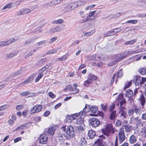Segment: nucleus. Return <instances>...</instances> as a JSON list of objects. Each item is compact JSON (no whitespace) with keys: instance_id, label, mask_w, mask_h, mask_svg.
Wrapping results in <instances>:
<instances>
[{"instance_id":"de8ad7c7","label":"nucleus","mask_w":146,"mask_h":146,"mask_svg":"<svg viewBox=\"0 0 146 146\" xmlns=\"http://www.w3.org/2000/svg\"><path fill=\"white\" fill-rule=\"evenodd\" d=\"M119 101L120 104V107H124V106H122L126 103V101L125 99H122Z\"/></svg>"},{"instance_id":"f03ea898","label":"nucleus","mask_w":146,"mask_h":146,"mask_svg":"<svg viewBox=\"0 0 146 146\" xmlns=\"http://www.w3.org/2000/svg\"><path fill=\"white\" fill-rule=\"evenodd\" d=\"M102 132L107 137L109 136L111 133H114L115 131L112 124H109L106 126L105 128L102 130Z\"/></svg>"},{"instance_id":"680f3d73","label":"nucleus","mask_w":146,"mask_h":146,"mask_svg":"<svg viewBox=\"0 0 146 146\" xmlns=\"http://www.w3.org/2000/svg\"><path fill=\"white\" fill-rule=\"evenodd\" d=\"M131 84V82H128L126 85L124 87V88L125 89L128 88L130 87Z\"/></svg>"},{"instance_id":"864d4df0","label":"nucleus","mask_w":146,"mask_h":146,"mask_svg":"<svg viewBox=\"0 0 146 146\" xmlns=\"http://www.w3.org/2000/svg\"><path fill=\"white\" fill-rule=\"evenodd\" d=\"M23 14H27L31 12V11L30 9H23Z\"/></svg>"},{"instance_id":"4d7b16f0","label":"nucleus","mask_w":146,"mask_h":146,"mask_svg":"<svg viewBox=\"0 0 146 146\" xmlns=\"http://www.w3.org/2000/svg\"><path fill=\"white\" fill-rule=\"evenodd\" d=\"M64 21L62 19H60L56 21L55 23L56 24H61L63 23Z\"/></svg>"},{"instance_id":"b1692460","label":"nucleus","mask_w":146,"mask_h":146,"mask_svg":"<svg viewBox=\"0 0 146 146\" xmlns=\"http://www.w3.org/2000/svg\"><path fill=\"white\" fill-rule=\"evenodd\" d=\"M95 31V29H93L90 32L86 33L83 35L84 36L88 37L92 35Z\"/></svg>"},{"instance_id":"3c124183","label":"nucleus","mask_w":146,"mask_h":146,"mask_svg":"<svg viewBox=\"0 0 146 146\" xmlns=\"http://www.w3.org/2000/svg\"><path fill=\"white\" fill-rule=\"evenodd\" d=\"M127 52L128 55L137 53V52L136 50H131Z\"/></svg>"},{"instance_id":"ea45409f","label":"nucleus","mask_w":146,"mask_h":146,"mask_svg":"<svg viewBox=\"0 0 146 146\" xmlns=\"http://www.w3.org/2000/svg\"><path fill=\"white\" fill-rule=\"evenodd\" d=\"M123 94H120L119 95L117 99V101H119L122 99H123Z\"/></svg>"},{"instance_id":"603ef678","label":"nucleus","mask_w":146,"mask_h":146,"mask_svg":"<svg viewBox=\"0 0 146 146\" xmlns=\"http://www.w3.org/2000/svg\"><path fill=\"white\" fill-rule=\"evenodd\" d=\"M73 120V119L71 115H70L68 116L67 117V121L68 122H71Z\"/></svg>"},{"instance_id":"49530a36","label":"nucleus","mask_w":146,"mask_h":146,"mask_svg":"<svg viewBox=\"0 0 146 146\" xmlns=\"http://www.w3.org/2000/svg\"><path fill=\"white\" fill-rule=\"evenodd\" d=\"M113 30V32L114 35L115 34H116L117 33H118L119 32H120L121 31V29H119L118 28L114 29Z\"/></svg>"},{"instance_id":"79ce46f5","label":"nucleus","mask_w":146,"mask_h":146,"mask_svg":"<svg viewBox=\"0 0 146 146\" xmlns=\"http://www.w3.org/2000/svg\"><path fill=\"white\" fill-rule=\"evenodd\" d=\"M17 54H15L14 53H12L11 54H7L6 55V56L5 57L6 58H11L12 57L16 55Z\"/></svg>"},{"instance_id":"5701e85b","label":"nucleus","mask_w":146,"mask_h":146,"mask_svg":"<svg viewBox=\"0 0 146 146\" xmlns=\"http://www.w3.org/2000/svg\"><path fill=\"white\" fill-rule=\"evenodd\" d=\"M83 117H78L76 121V123L78 125L82 124L84 122Z\"/></svg>"},{"instance_id":"e433bc0d","label":"nucleus","mask_w":146,"mask_h":146,"mask_svg":"<svg viewBox=\"0 0 146 146\" xmlns=\"http://www.w3.org/2000/svg\"><path fill=\"white\" fill-rule=\"evenodd\" d=\"M92 82V80L89 78L86 81L84 82V85L85 86H87L89 84H90Z\"/></svg>"},{"instance_id":"2eb2a0df","label":"nucleus","mask_w":146,"mask_h":146,"mask_svg":"<svg viewBox=\"0 0 146 146\" xmlns=\"http://www.w3.org/2000/svg\"><path fill=\"white\" fill-rule=\"evenodd\" d=\"M64 131H62V130L60 129V131L57 135V137L58 139L59 140H64V138L66 134L65 133H63Z\"/></svg>"},{"instance_id":"c9c22d12","label":"nucleus","mask_w":146,"mask_h":146,"mask_svg":"<svg viewBox=\"0 0 146 146\" xmlns=\"http://www.w3.org/2000/svg\"><path fill=\"white\" fill-rule=\"evenodd\" d=\"M141 104L143 107L145 103V97L143 96H141Z\"/></svg>"},{"instance_id":"4be33fe9","label":"nucleus","mask_w":146,"mask_h":146,"mask_svg":"<svg viewBox=\"0 0 146 146\" xmlns=\"http://www.w3.org/2000/svg\"><path fill=\"white\" fill-rule=\"evenodd\" d=\"M137 139L136 137L134 135H132L130 137L129 141L130 143L133 144L136 142Z\"/></svg>"},{"instance_id":"aec40b11","label":"nucleus","mask_w":146,"mask_h":146,"mask_svg":"<svg viewBox=\"0 0 146 146\" xmlns=\"http://www.w3.org/2000/svg\"><path fill=\"white\" fill-rule=\"evenodd\" d=\"M110 119L111 120H114L116 117V111L113 110L111 112L110 117Z\"/></svg>"},{"instance_id":"f8f14e48","label":"nucleus","mask_w":146,"mask_h":146,"mask_svg":"<svg viewBox=\"0 0 146 146\" xmlns=\"http://www.w3.org/2000/svg\"><path fill=\"white\" fill-rule=\"evenodd\" d=\"M134 117H139L141 113V108L140 107H135L134 108Z\"/></svg>"},{"instance_id":"0e129e2a","label":"nucleus","mask_w":146,"mask_h":146,"mask_svg":"<svg viewBox=\"0 0 146 146\" xmlns=\"http://www.w3.org/2000/svg\"><path fill=\"white\" fill-rule=\"evenodd\" d=\"M96 11H93L90 13L88 15L90 17L93 16L96 13Z\"/></svg>"},{"instance_id":"c03bdc74","label":"nucleus","mask_w":146,"mask_h":146,"mask_svg":"<svg viewBox=\"0 0 146 146\" xmlns=\"http://www.w3.org/2000/svg\"><path fill=\"white\" fill-rule=\"evenodd\" d=\"M47 42L46 41V40H42L40 42H38L37 44V45L38 46H40L41 45L45 44H46V43Z\"/></svg>"},{"instance_id":"4c0bfd02","label":"nucleus","mask_w":146,"mask_h":146,"mask_svg":"<svg viewBox=\"0 0 146 146\" xmlns=\"http://www.w3.org/2000/svg\"><path fill=\"white\" fill-rule=\"evenodd\" d=\"M123 75L121 69L120 70L117 74V78H121Z\"/></svg>"},{"instance_id":"37998d69","label":"nucleus","mask_w":146,"mask_h":146,"mask_svg":"<svg viewBox=\"0 0 146 146\" xmlns=\"http://www.w3.org/2000/svg\"><path fill=\"white\" fill-rule=\"evenodd\" d=\"M9 105H5L2 106L0 107V111L4 110L9 107Z\"/></svg>"},{"instance_id":"7ed1b4c3","label":"nucleus","mask_w":146,"mask_h":146,"mask_svg":"<svg viewBox=\"0 0 146 146\" xmlns=\"http://www.w3.org/2000/svg\"><path fill=\"white\" fill-rule=\"evenodd\" d=\"M89 122L90 125L94 127H98L100 125V122L98 119L95 117L90 119Z\"/></svg>"},{"instance_id":"6e6552de","label":"nucleus","mask_w":146,"mask_h":146,"mask_svg":"<svg viewBox=\"0 0 146 146\" xmlns=\"http://www.w3.org/2000/svg\"><path fill=\"white\" fill-rule=\"evenodd\" d=\"M119 113L120 117H122L124 118H126L127 116L126 108L125 107H119Z\"/></svg>"},{"instance_id":"6e6d98bb","label":"nucleus","mask_w":146,"mask_h":146,"mask_svg":"<svg viewBox=\"0 0 146 146\" xmlns=\"http://www.w3.org/2000/svg\"><path fill=\"white\" fill-rule=\"evenodd\" d=\"M66 89L67 90H70V92L73 91V88L72 86L70 85H69L67 86L66 88Z\"/></svg>"},{"instance_id":"2f4dec72","label":"nucleus","mask_w":146,"mask_h":146,"mask_svg":"<svg viewBox=\"0 0 146 146\" xmlns=\"http://www.w3.org/2000/svg\"><path fill=\"white\" fill-rule=\"evenodd\" d=\"M90 106L89 105H86L84 108L83 109L84 111L86 113L89 111L90 110Z\"/></svg>"},{"instance_id":"39448f33","label":"nucleus","mask_w":146,"mask_h":146,"mask_svg":"<svg viewBox=\"0 0 146 146\" xmlns=\"http://www.w3.org/2000/svg\"><path fill=\"white\" fill-rule=\"evenodd\" d=\"M118 138L119 141V143L121 144L125 140V135L123 129L122 128L120 129L118 133Z\"/></svg>"},{"instance_id":"bf43d9fd","label":"nucleus","mask_w":146,"mask_h":146,"mask_svg":"<svg viewBox=\"0 0 146 146\" xmlns=\"http://www.w3.org/2000/svg\"><path fill=\"white\" fill-rule=\"evenodd\" d=\"M38 39V38L35 37H33L31 38L30 39V41L31 43L35 42V40Z\"/></svg>"},{"instance_id":"f3484780","label":"nucleus","mask_w":146,"mask_h":146,"mask_svg":"<svg viewBox=\"0 0 146 146\" xmlns=\"http://www.w3.org/2000/svg\"><path fill=\"white\" fill-rule=\"evenodd\" d=\"M15 7V3H9L4 6L2 8V10H5L8 8L10 9Z\"/></svg>"},{"instance_id":"20e7f679","label":"nucleus","mask_w":146,"mask_h":146,"mask_svg":"<svg viewBox=\"0 0 146 146\" xmlns=\"http://www.w3.org/2000/svg\"><path fill=\"white\" fill-rule=\"evenodd\" d=\"M135 84L136 85H141L145 82L146 78H141L139 76H137L135 78Z\"/></svg>"},{"instance_id":"a18cd8bd","label":"nucleus","mask_w":146,"mask_h":146,"mask_svg":"<svg viewBox=\"0 0 146 146\" xmlns=\"http://www.w3.org/2000/svg\"><path fill=\"white\" fill-rule=\"evenodd\" d=\"M101 107L104 111L106 110L108 108V106L106 105H104L103 104L101 105Z\"/></svg>"},{"instance_id":"6ab92c4d","label":"nucleus","mask_w":146,"mask_h":146,"mask_svg":"<svg viewBox=\"0 0 146 146\" xmlns=\"http://www.w3.org/2000/svg\"><path fill=\"white\" fill-rule=\"evenodd\" d=\"M88 135L90 139H92L96 136V133L93 130H90L88 131Z\"/></svg>"},{"instance_id":"c85d7f7f","label":"nucleus","mask_w":146,"mask_h":146,"mask_svg":"<svg viewBox=\"0 0 146 146\" xmlns=\"http://www.w3.org/2000/svg\"><path fill=\"white\" fill-rule=\"evenodd\" d=\"M113 30H111V31L106 33L104 34V37H107L109 36H112L114 35Z\"/></svg>"},{"instance_id":"338daca9","label":"nucleus","mask_w":146,"mask_h":146,"mask_svg":"<svg viewBox=\"0 0 146 146\" xmlns=\"http://www.w3.org/2000/svg\"><path fill=\"white\" fill-rule=\"evenodd\" d=\"M14 123V121L12 119H10L8 121V123L11 126L13 125V123Z\"/></svg>"},{"instance_id":"ddd939ff","label":"nucleus","mask_w":146,"mask_h":146,"mask_svg":"<svg viewBox=\"0 0 146 146\" xmlns=\"http://www.w3.org/2000/svg\"><path fill=\"white\" fill-rule=\"evenodd\" d=\"M17 40L16 37L11 39L10 40H8L6 41H3V46H7L13 43Z\"/></svg>"},{"instance_id":"5fc2aeb1","label":"nucleus","mask_w":146,"mask_h":146,"mask_svg":"<svg viewBox=\"0 0 146 146\" xmlns=\"http://www.w3.org/2000/svg\"><path fill=\"white\" fill-rule=\"evenodd\" d=\"M23 108V106L22 105H19L17 106L16 109L17 110H20Z\"/></svg>"},{"instance_id":"72a5a7b5","label":"nucleus","mask_w":146,"mask_h":146,"mask_svg":"<svg viewBox=\"0 0 146 146\" xmlns=\"http://www.w3.org/2000/svg\"><path fill=\"white\" fill-rule=\"evenodd\" d=\"M58 51V49H53L52 50H50L47 53V54H52L55 53H56Z\"/></svg>"},{"instance_id":"412c9836","label":"nucleus","mask_w":146,"mask_h":146,"mask_svg":"<svg viewBox=\"0 0 146 146\" xmlns=\"http://www.w3.org/2000/svg\"><path fill=\"white\" fill-rule=\"evenodd\" d=\"M72 6L73 5H70V4L67 5L64 7V11L65 12H67L71 11L72 10Z\"/></svg>"},{"instance_id":"9b49d317","label":"nucleus","mask_w":146,"mask_h":146,"mask_svg":"<svg viewBox=\"0 0 146 146\" xmlns=\"http://www.w3.org/2000/svg\"><path fill=\"white\" fill-rule=\"evenodd\" d=\"M48 136L46 134H42L39 139V143L42 144H45L47 141Z\"/></svg>"},{"instance_id":"9d476101","label":"nucleus","mask_w":146,"mask_h":146,"mask_svg":"<svg viewBox=\"0 0 146 146\" xmlns=\"http://www.w3.org/2000/svg\"><path fill=\"white\" fill-rule=\"evenodd\" d=\"M56 129V127H51L47 129H46L44 130L45 133L49 135H52L54 134Z\"/></svg>"},{"instance_id":"1a4fd4ad","label":"nucleus","mask_w":146,"mask_h":146,"mask_svg":"<svg viewBox=\"0 0 146 146\" xmlns=\"http://www.w3.org/2000/svg\"><path fill=\"white\" fill-rule=\"evenodd\" d=\"M116 58L115 59V60L114 61L110 62L109 64V66H113L115 64L118 62L123 59L121 53L120 54L117 55Z\"/></svg>"},{"instance_id":"58836bf2","label":"nucleus","mask_w":146,"mask_h":146,"mask_svg":"<svg viewBox=\"0 0 146 146\" xmlns=\"http://www.w3.org/2000/svg\"><path fill=\"white\" fill-rule=\"evenodd\" d=\"M89 78L92 80H96L97 79V77L96 76L93 75H89Z\"/></svg>"},{"instance_id":"13d9d810","label":"nucleus","mask_w":146,"mask_h":146,"mask_svg":"<svg viewBox=\"0 0 146 146\" xmlns=\"http://www.w3.org/2000/svg\"><path fill=\"white\" fill-rule=\"evenodd\" d=\"M36 51L35 49H34L33 50H31V51L29 53L27 54V55L26 56V57H29V56H31L32 54H33L34 52H35Z\"/></svg>"},{"instance_id":"c756f323","label":"nucleus","mask_w":146,"mask_h":146,"mask_svg":"<svg viewBox=\"0 0 146 146\" xmlns=\"http://www.w3.org/2000/svg\"><path fill=\"white\" fill-rule=\"evenodd\" d=\"M90 110L93 113H96L98 111V108L96 106H93L91 108Z\"/></svg>"},{"instance_id":"09e8293b","label":"nucleus","mask_w":146,"mask_h":146,"mask_svg":"<svg viewBox=\"0 0 146 146\" xmlns=\"http://www.w3.org/2000/svg\"><path fill=\"white\" fill-rule=\"evenodd\" d=\"M115 108V105L112 104L111 105H110L109 108V110L110 111H111L113 110Z\"/></svg>"},{"instance_id":"a19ab883","label":"nucleus","mask_w":146,"mask_h":146,"mask_svg":"<svg viewBox=\"0 0 146 146\" xmlns=\"http://www.w3.org/2000/svg\"><path fill=\"white\" fill-rule=\"evenodd\" d=\"M137 20H130L127 21L126 23H127L135 24L137 23Z\"/></svg>"},{"instance_id":"7c9ffc66","label":"nucleus","mask_w":146,"mask_h":146,"mask_svg":"<svg viewBox=\"0 0 146 146\" xmlns=\"http://www.w3.org/2000/svg\"><path fill=\"white\" fill-rule=\"evenodd\" d=\"M125 130L127 132H129L131 130V126L129 125H125L124 126Z\"/></svg>"},{"instance_id":"e2e57ef3","label":"nucleus","mask_w":146,"mask_h":146,"mask_svg":"<svg viewBox=\"0 0 146 146\" xmlns=\"http://www.w3.org/2000/svg\"><path fill=\"white\" fill-rule=\"evenodd\" d=\"M30 94V93L29 92H25L21 93V94H20V95L22 96H27Z\"/></svg>"},{"instance_id":"423d86ee","label":"nucleus","mask_w":146,"mask_h":146,"mask_svg":"<svg viewBox=\"0 0 146 146\" xmlns=\"http://www.w3.org/2000/svg\"><path fill=\"white\" fill-rule=\"evenodd\" d=\"M100 137L102 138L98 139L95 142V145H92L91 146H106L105 145V143L104 142L102 141V139L105 138L104 137L103 135H101Z\"/></svg>"},{"instance_id":"774afa93","label":"nucleus","mask_w":146,"mask_h":146,"mask_svg":"<svg viewBox=\"0 0 146 146\" xmlns=\"http://www.w3.org/2000/svg\"><path fill=\"white\" fill-rule=\"evenodd\" d=\"M141 118L143 119L146 120V113L142 114Z\"/></svg>"},{"instance_id":"dca6fc26","label":"nucleus","mask_w":146,"mask_h":146,"mask_svg":"<svg viewBox=\"0 0 146 146\" xmlns=\"http://www.w3.org/2000/svg\"><path fill=\"white\" fill-rule=\"evenodd\" d=\"M89 139H87L86 140L85 138L84 137H82L80 138V143L81 146H85L86 144L90 145L91 143H89L88 141Z\"/></svg>"},{"instance_id":"f704fd0d","label":"nucleus","mask_w":146,"mask_h":146,"mask_svg":"<svg viewBox=\"0 0 146 146\" xmlns=\"http://www.w3.org/2000/svg\"><path fill=\"white\" fill-rule=\"evenodd\" d=\"M139 117H135L134 118L135 121L137 125H139L142 123V121L141 119H138Z\"/></svg>"},{"instance_id":"a878e982","label":"nucleus","mask_w":146,"mask_h":146,"mask_svg":"<svg viewBox=\"0 0 146 146\" xmlns=\"http://www.w3.org/2000/svg\"><path fill=\"white\" fill-rule=\"evenodd\" d=\"M137 40L136 39L132 40L125 42V45H132Z\"/></svg>"},{"instance_id":"cd10ccee","label":"nucleus","mask_w":146,"mask_h":146,"mask_svg":"<svg viewBox=\"0 0 146 146\" xmlns=\"http://www.w3.org/2000/svg\"><path fill=\"white\" fill-rule=\"evenodd\" d=\"M128 113L129 116H132V117H131V119H132L133 118H134V109H129L128 110Z\"/></svg>"},{"instance_id":"393cba45","label":"nucleus","mask_w":146,"mask_h":146,"mask_svg":"<svg viewBox=\"0 0 146 146\" xmlns=\"http://www.w3.org/2000/svg\"><path fill=\"white\" fill-rule=\"evenodd\" d=\"M138 72L142 75H145L146 74V68L145 67L140 68Z\"/></svg>"},{"instance_id":"052dcab7","label":"nucleus","mask_w":146,"mask_h":146,"mask_svg":"<svg viewBox=\"0 0 146 146\" xmlns=\"http://www.w3.org/2000/svg\"><path fill=\"white\" fill-rule=\"evenodd\" d=\"M71 116L72 117L73 120L77 119V117H78V115L77 113H75L73 114H72Z\"/></svg>"},{"instance_id":"8fccbe9b","label":"nucleus","mask_w":146,"mask_h":146,"mask_svg":"<svg viewBox=\"0 0 146 146\" xmlns=\"http://www.w3.org/2000/svg\"><path fill=\"white\" fill-rule=\"evenodd\" d=\"M86 113L84 111V110L80 111L79 112V115L80 117H84V115H85Z\"/></svg>"},{"instance_id":"473e14b6","label":"nucleus","mask_w":146,"mask_h":146,"mask_svg":"<svg viewBox=\"0 0 146 146\" xmlns=\"http://www.w3.org/2000/svg\"><path fill=\"white\" fill-rule=\"evenodd\" d=\"M29 124L28 123L25 124L24 125H22L20 126L17 127L16 129V130H18L19 129H24V127H27V125Z\"/></svg>"},{"instance_id":"f257e3e1","label":"nucleus","mask_w":146,"mask_h":146,"mask_svg":"<svg viewBox=\"0 0 146 146\" xmlns=\"http://www.w3.org/2000/svg\"><path fill=\"white\" fill-rule=\"evenodd\" d=\"M62 131H66V137L69 139L74 136L75 131L74 128L71 125L64 126L61 128Z\"/></svg>"},{"instance_id":"a211bd4d","label":"nucleus","mask_w":146,"mask_h":146,"mask_svg":"<svg viewBox=\"0 0 146 146\" xmlns=\"http://www.w3.org/2000/svg\"><path fill=\"white\" fill-rule=\"evenodd\" d=\"M125 95L127 97L130 98L133 96V92L131 90L128 89L126 91Z\"/></svg>"},{"instance_id":"bb28decb","label":"nucleus","mask_w":146,"mask_h":146,"mask_svg":"<svg viewBox=\"0 0 146 146\" xmlns=\"http://www.w3.org/2000/svg\"><path fill=\"white\" fill-rule=\"evenodd\" d=\"M33 80L34 77L33 75H31L27 80H25L23 83L27 84L28 83L30 82L33 81Z\"/></svg>"},{"instance_id":"0eeeda50","label":"nucleus","mask_w":146,"mask_h":146,"mask_svg":"<svg viewBox=\"0 0 146 146\" xmlns=\"http://www.w3.org/2000/svg\"><path fill=\"white\" fill-rule=\"evenodd\" d=\"M42 109V106L37 105L31 109V113H38L41 111Z\"/></svg>"},{"instance_id":"69168bd1","label":"nucleus","mask_w":146,"mask_h":146,"mask_svg":"<svg viewBox=\"0 0 146 146\" xmlns=\"http://www.w3.org/2000/svg\"><path fill=\"white\" fill-rule=\"evenodd\" d=\"M121 122L119 120H117L116 122V125L117 126H120L121 125Z\"/></svg>"},{"instance_id":"4468645a","label":"nucleus","mask_w":146,"mask_h":146,"mask_svg":"<svg viewBox=\"0 0 146 146\" xmlns=\"http://www.w3.org/2000/svg\"><path fill=\"white\" fill-rule=\"evenodd\" d=\"M62 29L61 25H58L55 28L50 29V31L48 32V33L50 34L54 33L56 32L60 31Z\"/></svg>"}]
</instances>
